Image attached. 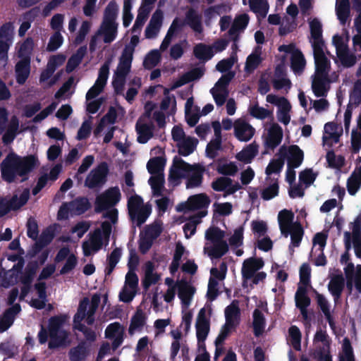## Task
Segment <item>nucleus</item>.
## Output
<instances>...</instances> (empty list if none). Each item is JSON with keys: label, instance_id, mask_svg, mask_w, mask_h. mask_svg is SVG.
<instances>
[{"label": "nucleus", "instance_id": "nucleus-1", "mask_svg": "<svg viewBox=\"0 0 361 361\" xmlns=\"http://www.w3.org/2000/svg\"><path fill=\"white\" fill-rule=\"evenodd\" d=\"M39 165L36 155L29 154L21 157L14 152H9L0 164L2 179L12 183L16 178L20 177V182L28 180L29 175Z\"/></svg>", "mask_w": 361, "mask_h": 361}, {"label": "nucleus", "instance_id": "nucleus-2", "mask_svg": "<svg viewBox=\"0 0 361 361\" xmlns=\"http://www.w3.org/2000/svg\"><path fill=\"white\" fill-rule=\"evenodd\" d=\"M66 315L60 314L51 317L49 319L48 331L50 341L48 343L49 349H55L65 344L68 334L66 331L61 329L66 320Z\"/></svg>", "mask_w": 361, "mask_h": 361}, {"label": "nucleus", "instance_id": "nucleus-3", "mask_svg": "<svg viewBox=\"0 0 361 361\" xmlns=\"http://www.w3.org/2000/svg\"><path fill=\"white\" fill-rule=\"evenodd\" d=\"M186 25L195 32L202 33L203 31L202 16L194 8H190L185 13L184 20H182L178 17H176L173 20L167 32H170L175 37L182 32L184 26Z\"/></svg>", "mask_w": 361, "mask_h": 361}, {"label": "nucleus", "instance_id": "nucleus-4", "mask_svg": "<svg viewBox=\"0 0 361 361\" xmlns=\"http://www.w3.org/2000/svg\"><path fill=\"white\" fill-rule=\"evenodd\" d=\"M121 194L118 186L111 187L98 195L94 202V211L99 214L116 205L121 200Z\"/></svg>", "mask_w": 361, "mask_h": 361}, {"label": "nucleus", "instance_id": "nucleus-5", "mask_svg": "<svg viewBox=\"0 0 361 361\" xmlns=\"http://www.w3.org/2000/svg\"><path fill=\"white\" fill-rule=\"evenodd\" d=\"M109 172L107 163L105 161L100 163L87 175L85 180V185L90 189L102 187L106 182Z\"/></svg>", "mask_w": 361, "mask_h": 361}, {"label": "nucleus", "instance_id": "nucleus-6", "mask_svg": "<svg viewBox=\"0 0 361 361\" xmlns=\"http://www.w3.org/2000/svg\"><path fill=\"white\" fill-rule=\"evenodd\" d=\"M279 154L283 159L287 158V166L289 168H298L304 159L303 151L297 145H290L288 149L285 146L281 147Z\"/></svg>", "mask_w": 361, "mask_h": 361}, {"label": "nucleus", "instance_id": "nucleus-7", "mask_svg": "<svg viewBox=\"0 0 361 361\" xmlns=\"http://www.w3.org/2000/svg\"><path fill=\"white\" fill-rule=\"evenodd\" d=\"M190 168V164L180 158H174L172 166L169 170L168 181L170 185L177 186L182 178H185V172Z\"/></svg>", "mask_w": 361, "mask_h": 361}, {"label": "nucleus", "instance_id": "nucleus-8", "mask_svg": "<svg viewBox=\"0 0 361 361\" xmlns=\"http://www.w3.org/2000/svg\"><path fill=\"white\" fill-rule=\"evenodd\" d=\"M204 172V166L200 164H190V168L185 172L186 188H195L201 186Z\"/></svg>", "mask_w": 361, "mask_h": 361}, {"label": "nucleus", "instance_id": "nucleus-9", "mask_svg": "<svg viewBox=\"0 0 361 361\" xmlns=\"http://www.w3.org/2000/svg\"><path fill=\"white\" fill-rule=\"evenodd\" d=\"M314 59L315 63L314 75L329 76L331 68V62L325 56L324 47H319L317 45L313 48Z\"/></svg>", "mask_w": 361, "mask_h": 361}, {"label": "nucleus", "instance_id": "nucleus-10", "mask_svg": "<svg viewBox=\"0 0 361 361\" xmlns=\"http://www.w3.org/2000/svg\"><path fill=\"white\" fill-rule=\"evenodd\" d=\"M211 201L209 197L204 193H200L189 197L187 203L179 205L177 208L178 212L185 209L190 211L207 208Z\"/></svg>", "mask_w": 361, "mask_h": 361}, {"label": "nucleus", "instance_id": "nucleus-11", "mask_svg": "<svg viewBox=\"0 0 361 361\" xmlns=\"http://www.w3.org/2000/svg\"><path fill=\"white\" fill-rule=\"evenodd\" d=\"M283 139V129L276 123L271 125L268 130L267 136L264 140L266 149L274 150L281 142Z\"/></svg>", "mask_w": 361, "mask_h": 361}, {"label": "nucleus", "instance_id": "nucleus-12", "mask_svg": "<svg viewBox=\"0 0 361 361\" xmlns=\"http://www.w3.org/2000/svg\"><path fill=\"white\" fill-rule=\"evenodd\" d=\"M62 170V166L60 164H56L51 170L49 174L44 173L38 178L36 185L32 188L33 195H37L47 184L48 180L56 181Z\"/></svg>", "mask_w": 361, "mask_h": 361}, {"label": "nucleus", "instance_id": "nucleus-13", "mask_svg": "<svg viewBox=\"0 0 361 361\" xmlns=\"http://www.w3.org/2000/svg\"><path fill=\"white\" fill-rule=\"evenodd\" d=\"M178 296L181 300V303L185 308H187L192 299L196 291L195 288L190 285L185 279H182L177 283Z\"/></svg>", "mask_w": 361, "mask_h": 361}, {"label": "nucleus", "instance_id": "nucleus-14", "mask_svg": "<svg viewBox=\"0 0 361 361\" xmlns=\"http://www.w3.org/2000/svg\"><path fill=\"white\" fill-rule=\"evenodd\" d=\"M255 133V128L248 123L237 120L234 123V135L241 142L249 141Z\"/></svg>", "mask_w": 361, "mask_h": 361}, {"label": "nucleus", "instance_id": "nucleus-15", "mask_svg": "<svg viewBox=\"0 0 361 361\" xmlns=\"http://www.w3.org/2000/svg\"><path fill=\"white\" fill-rule=\"evenodd\" d=\"M264 266L262 258L250 257L243 262L241 273L245 279H250L254 276L255 271L261 269Z\"/></svg>", "mask_w": 361, "mask_h": 361}, {"label": "nucleus", "instance_id": "nucleus-16", "mask_svg": "<svg viewBox=\"0 0 361 361\" xmlns=\"http://www.w3.org/2000/svg\"><path fill=\"white\" fill-rule=\"evenodd\" d=\"M293 219L294 214L290 210L284 209L279 213L278 221L280 231L281 234L286 238L289 235L290 228L294 226V223H293Z\"/></svg>", "mask_w": 361, "mask_h": 361}, {"label": "nucleus", "instance_id": "nucleus-17", "mask_svg": "<svg viewBox=\"0 0 361 361\" xmlns=\"http://www.w3.org/2000/svg\"><path fill=\"white\" fill-rule=\"evenodd\" d=\"M329 76L314 75L312 82V89L317 97H326L329 91Z\"/></svg>", "mask_w": 361, "mask_h": 361}, {"label": "nucleus", "instance_id": "nucleus-18", "mask_svg": "<svg viewBox=\"0 0 361 361\" xmlns=\"http://www.w3.org/2000/svg\"><path fill=\"white\" fill-rule=\"evenodd\" d=\"M31 61L19 60L15 65V76L16 82L23 85L30 76L31 71Z\"/></svg>", "mask_w": 361, "mask_h": 361}, {"label": "nucleus", "instance_id": "nucleus-19", "mask_svg": "<svg viewBox=\"0 0 361 361\" xmlns=\"http://www.w3.org/2000/svg\"><path fill=\"white\" fill-rule=\"evenodd\" d=\"M345 287V279L342 274L334 275L328 284V289L335 301L338 300Z\"/></svg>", "mask_w": 361, "mask_h": 361}, {"label": "nucleus", "instance_id": "nucleus-20", "mask_svg": "<svg viewBox=\"0 0 361 361\" xmlns=\"http://www.w3.org/2000/svg\"><path fill=\"white\" fill-rule=\"evenodd\" d=\"M240 310L235 302L227 306L225 309V318L227 326L235 329L240 322Z\"/></svg>", "mask_w": 361, "mask_h": 361}, {"label": "nucleus", "instance_id": "nucleus-21", "mask_svg": "<svg viewBox=\"0 0 361 361\" xmlns=\"http://www.w3.org/2000/svg\"><path fill=\"white\" fill-rule=\"evenodd\" d=\"M89 354V345L86 341H82L78 345L70 349L68 357L71 361H84Z\"/></svg>", "mask_w": 361, "mask_h": 361}, {"label": "nucleus", "instance_id": "nucleus-22", "mask_svg": "<svg viewBox=\"0 0 361 361\" xmlns=\"http://www.w3.org/2000/svg\"><path fill=\"white\" fill-rule=\"evenodd\" d=\"M310 29L311 37L313 39L312 48L317 46L319 47L324 46V41L322 38V25L317 18H314L310 22Z\"/></svg>", "mask_w": 361, "mask_h": 361}, {"label": "nucleus", "instance_id": "nucleus-23", "mask_svg": "<svg viewBox=\"0 0 361 361\" xmlns=\"http://www.w3.org/2000/svg\"><path fill=\"white\" fill-rule=\"evenodd\" d=\"M193 54L202 63L209 61L214 55L213 47L204 43H199L193 48Z\"/></svg>", "mask_w": 361, "mask_h": 361}, {"label": "nucleus", "instance_id": "nucleus-24", "mask_svg": "<svg viewBox=\"0 0 361 361\" xmlns=\"http://www.w3.org/2000/svg\"><path fill=\"white\" fill-rule=\"evenodd\" d=\"M258 153V145L255 142L244 147L240 152H238L235 157L236 159L245 164H250Z\"/></svg>", "mask_w": 361, "mask_h": 361}, {"label": "nucleus", "instance_id": "nucleus-25", "mask_svg": "<svg viewBox=\"0 0 361 361\" xmlns=\"http://www.w3.org/2000/svg\"><path fill=\"white\" fill-rule=\"evenodd\" d=\"M29 197L30 190L28 188L24 189L19 197L17 195H13L10 200H6L9 210L16 211L19 209L27 202Z\"/></svg>", "mask_w": 361, "mask_h": 361}, {"label": "nucleus", "instance_id": "nucleus-26", "mask_svg": "<svg viewBox=\"0 0 361 361\" xmlns=\"http://www.w3.org/2000/svg\"><path fill=\"white\" fill-rule=\"evenodd\" d=\"M146 323V316L141 309H137L131 317L128 334L133 335L135 331H141Z\"/></svg>", "mask_w": 361, "mask_h": 361}, {"label": "nucleus", "instance_id": "nucleus-27", "mask_svg": "<svg viewBox=\"0 0 361 361\" xmlns=\"http://www.w3.org/2000/svg\"><path fill=\"white\" fill-rule=\"evenodd\" d=\"M252 327L254 335L257 337L261 336L265 329L266 319L264 314L259 309L256 308L252 313Z\"/></svg>", "mask_w": 361, "mask_h": 361}, {"label": "nucleus", "instance_id": "nucleus-28", "mask_svg": "<svg viewBox=\"0 0 361 361\" xmlns=\"http://www.w3.org/2000/svg\"><path fill=\"white\" fill-rule=\"evenodd\" d=\"M118 24L116 23H102L101 25L102 33L104 35V42L111 43L117 36Z\"/></svg>", "mask_w": 361, "mask_h": 361}, {"label": "nucleus", "instance_id": "nucleus-29", "mask_svg": "<svg viewBox=\"0 0 361 361\" xmlns=\"http://www.w3.org/2000/svg\"><path fill=\"white\" fill-rule=\"evenodd\" d=\"M138 135L137 140L140 144H145L153 136V126L146 123L140 124L137 122L135 126Z\"/></svg>", "mask_w": 361, "mask_h": 361}, {"label": "nucleus", "instance_id": "nucleus-30", "mask_svg": "<svg viewBox=\"0 0 361 361\" xmlns=\"http://www.w3.org/2000/svg\"><path fill=\"white\" fill-rule=\"evenodd\" d=\"M166 159L161 157L150 159L147 164L148 172L152 175L164 174Z\"/></svg>", "mask_w": 361, "mask_h": 361}, {"label": "nucleus", "instance_id": "nucleus-31", "mask_svg": "<svg viewBox=\"0 0 361 361\" xmlns=\"http://www.w3.org/2000/svg\"><path fill=\"white\" fill-rule=\"evenodd\" d=\"M34 49V41L31 37H27L20 44L18 51V57L20 60L31 61V56Z\"/></svg>", "mask_w": 361, "mask_h": 361}, {"label": "nucleus", "instance_id": "nucleus-32", "mask_svg": "<svg viewBox=\"0 0 361 361\" xmlns=\"http://www.w3.org/2000/svg\"><path fill=\"white\" fill-rule=\"evenodd\" d=\"M350 4L349 0H341L336 3V15L341 24L344 25L346 23L350 16Z\"/></svg>", "mask_w": 361, "mask_h": 361}, {"label": "nucleus", "instance_id": "nucleus-33", "mask_svg": "<svg viewBox=\"0 0 361 361\" xmlns=\"http://www.w3.org/2000/svg\"><path fill=\"white\" fill-rule=\"evenodd\" d=\"M197 140L188 137L178 145V152L180 155L187 157L192 154L196 148Z\"/></svg>", "mask_w": 361, "mask_h": 361}, {"label": "nucleus", "instance_id": "nucleus-34", "mask_svg": "<svg viewBox=\"0 0 361 361\" xmlns=\"http://www.w3.org/2000/svg\"><path fill=\"white\" fill-rule=\"evenodd\" d=\"M21 311V307L19 304H13L12 306L8 308L4 313V324L5 326L2 327L0 325V330L1 331H6L13 323L15 316Z\"/></svg>", "mask_w": 361, "mask_h": 361}, {"label": "nucleus", "instance_id": "nucleus-35", "mask_svg": "<svg viewBox=\"0 0 361 361\" xmlns=\"http://www.w3.org/2000/svg\"><path fill=\"white\" fill-rule=\"evenodd\" d=\"M282 105L279 106L277 112L278 120L284 125H288L290 121V116L289 111H290L291 106L288 100L282 97H281Z\"/></svg>", "mask_w": 361, "mask_h": 361}, {"label": "nucleus", "instance_id": "nucleus-36", "mask_svg": "<svg viewBox=\"0 0 361 361\" xmlns=\"http://www.w3.org/2000/svg\"><path fill=\"white\" fill-rule=\"evenodd\" d=\"M148 182L152 188L153 195L157 197L161 196L165 182L164 174L152 175Z\"/></svg>", "mask_w": 361, "mask_h": 361}, {"label": "nucleus", "instance_id": "nucleus-37", "mask_svg": "<svg viewBox=\"0 0 361 361\" xmlns=\"http://www.w3.org/2000/svg\"><path fill=\"white\" fill-rule=\"evenodd\" d=\"M209 331V321L197 322H196V336L197 343L200 345L203 343L204 350L206 349L204 341L206 340Z\"/></svg>", "mask_w": 361, "mask_h": 361}, {"label": "nucleus", "instance_id": "nucleus-38", "mask_svg": "<svg viewBox=\"0 0 361 361\" xmlns=\"http://www.w3.org/2000/svg\"><path fill=\"white\" fill-rule=\"evenodd\" d=\"M152 212L149 206H142L137 210L134 211V215H129L132 221H136L138 227L141 226L147 219Z\"/></svg>", "mask_w": 361, "mask_h": 361}, {"label": "nucleus", "instance_id": "nucleus-39", "mask_svg": "<svg viewBox=\"0 0 361 361\" xmlns=\"http://www.w3.org/2000/svg\"><path fill=\"white\" fill-rule=\"evenodd\" d=\"M70 206L71 211L75 214L80 215L90 208V203L86 197H78L71 202Z\"/></svg>", "mask_w": 361, "mask_h": 361}, {"label": "nucleus", "instance_id": "nucleus-40", "mask_svg": "<svg viewBox=\"0 0 361 361\" xmlns=\"http://www.w3.org/2000/svg\"><path fill=\"white\" fill-rule=\"evenodd\" d=\"M289 231V235H290L291 245L295 247H299L304 234V230L302 225L299 222H295L294 226H292V228H290Z\"/></svg>", "mask_w": 361, "mask_h": 361}, {"label": "nucleus", "instance_id": "nucleus-41", "mask_svg": "<svg viewBox=\"0 0 361 361\" xmlns=\"http://www.w3.org/2000/svg\"><path fill=\"white\" fill-rule=\"evenodd\" d=\"M249 4L252 11L262 18L266 17L269 10L267 0H249Z\"/></svg>", "mask_w": 361, "mask_h": 361}, {"label": "nucleus", "instance_id": "nucleus-42", "mask_svg": "<svg viewBox=\"0 0 361 361\" xmlns=\"http://www.w3.org/2000/svg\"><path fill=\"white\" fill-rule=\"evenodd\" d=\"M291 68L294 72H302L306 64L304 55L300 50L294 51L290 58Z\"/></svg>", "mask_w": 361, "mask_h": 361}, {"label": "nucleus", "instance_id": "nucleus-43", "mask_svg": "<svg viewBox=\"0 0 361 361\" xmlns=\"http://www.w3.org/2000/svg\"><path fill=\"white\" fill-rule=\"evenodd\" d=\"M118 7L115 1H111L104 9L102 23H116Z\"/></svg>", "mask_w": 361, "mask_h": 361}, {"label": "nucleus", "instance_id": "nucleus-44", "mask_svg": "<svg viewBox=\"0 0 361 361\" xmlns=\"http://www.w3.org/2000/svg\"><path fill=\"white\" fill-rule=\"evenodd\" d=\"M228 251V245L226 240L214 243V246L209 251V255L215 259H219Z\"/></svg>", "mask_w": 361, "mask_h": 361}, {"label": "nucleus", "instance_id": "nucleus-45", "mask_svg": "<svg viewBox=\"0 0 361 361\" xmlns=\"http://www.w3.org/2000/svg\"><path fill=\"white\" fill-rule=\"evenodd\" d=\"M225 231L216 226L209 227L205 232V238L213 243L224 240Z\"/></svg>", "mask_w": 361, "mask_h": 361}, {"label": "nucleus", "instance_id": "nucleus-46", "mask_svg": "<svg viewBox=\"0 0 361 361\" xmlns=\"http://www.w3.org/2000/svg\"><path fill=\"white\" fill-rule=\"evenodd\" d=\"M234 76L235 73L233 71H229L226 74L222 75L221 77L216 82L215 86L213 88L219 92H228V86Z\"/></svg>", "mask_w": 361, "mask_h": 361}, {"label": "nucleus", "instance_id": "nucleus-47", "mask_svg": "<svg viewBox=\"0 0 361 361\" xmlns=\"http://www.w3.org/2000/svg\"><path fill=\"white\" fill-rule=\"evenodd\" d=\"M214 207H216L213 215L212 222L217 223V214L219 216H228L232 213V204L230 202L214 203Z\"/></svg>", "mask_w": 361, "mask_h": 361}, {"label": "nucleus", "instance_id": "nucleus-48", "mask_svg": "<svg viewBox=\"0 0 361 361\" xmlns=\"http://www.w3.org/2000/svg\"><path fill=\"white\" fill-rule=\"evenodd\" d=\"M160 59V52L157 49H153L150 51L145 56V60L143 61V65L145 68L151 69L159 63Z\"/></svg>", "mask_w": 361, "mask_h": 361}, {"label": "nucleus", "instance_id": "nucleus-49", "mask_svg": "<svg viewBox=\"0 0 361 361\" xmlns=\"http://www.w3.org/2000/svg\"><path fill=\"white\" fill-rule=\"evenodd\" d=\"M232 180L228 177H219L212 183V188L217 192L225 191L231 185Z\"/></svg>", "mask_w": 361, "mask_h": 361}, {"label": "nucleus", "instance_id": "nucleus-50", "mask_svg": "<svg viewBox=\"0 0 361 361\" xmlns=\"http://www.w3.org/2000/svg\"><path fill=\"white\" fill-rule=\"evenodd\" d=\"M222 140L212 139L207 145L206 155L207 157L214 159L218 155L217 152L221 149Z\"/></svg>", "mask_w": 361, "mask_h": 361}, {"label": "nucleus", "instance_id": "nucleus-51", "mask_svg": "<svg viewBox=\"0 0 361 361\" xmlns=\"http://www.w3.org/2000/svg\"><path fill=\"white\" fill-rule=\"evenodd\" d=\"M284 165V160L282 157L277 159H271L266 168L265 173L267 176L272 173H279L282 170Z\"/></svg>", "mask_w": 361, "mask_h": 361}, {"label": "nucleus", "instance_id": "nucleus-52", "mask_svg": "<svg viewBox=\"0 0 361 361\" xmlns=\"http://www.w3.org/2000/svg\"><path fill=\"white\" fill-rule=\"evenodd\" d=\"M326 159L329 166L332 169H339L344 164V158L342 156L336 157L333 150H330L326 153Z\"/></svg>", "mask_w": 361, "mask_h": 361}, {"label": "nucleus", "instance_id": "nucleus-53", "mask_svg": "<svg viewBox=\"0 0 361 361\" xmlns=\"http://www.w3.org/2000/svg\"><path fill=\"white\" fill-rule=\"evenodd\" d=\"M162 231L163 228L161 224L154 223L145 226L143 234L155 240L161 235Z\"/></svg>", "mask_w": 361, "mask_h": 361}, {"label": "nucleus", "instance_id": "nucleus-54", "mask_svg": "<svg viewBox=\"0 0 361 361\" xmlns=\"http://www.w3.org/2000/svg\"><path fill=\"white\" fill-rule=\"evenodd\" d=\"M261 63L262 58L259 54H251L246 59L245 70L248 73H251L254 71Z\"/></svg>", "mask_w": 361, "mask_h": 361}, {"label": "nucleus", "instance_id": "nucleus-55", "mask_svg": "<svg viewBox=\"0 0 361 361\" xmlns=\"http://www.w3.org/2000/svg\"><path fill=\"white\" fill-rule=\"evenodd\" d=\"M89 244L92 246V249L94 252H98L102 247L103 237L100 229L97 228L94 231L91 235Z\"/></svg>", "mask_w": 361, "mask_h": 361}, {"label": "nucleus", "instance_id": "nucleus-56", "mask_svg": "<svg viewBox=\"0 0 361 361\" xmlns=\"http://www.w3.org/2000/svg\"><path fill=\"white\" fill-rule=\"evenodd\" d=\"M279 183L277 179L269 186L264 188L261 193L264 200H270L279 195Z\"/></svg>", "mask_w": 361, "mask_h": 361}, {"label": "nucleus", "instance_id": "nucleus-57", "mask_svg": "<svg viewBox=\"0 0 361 361\" xmlns=\"http://www.w3.org/2000/svg\"><path fill=\"white\" fill-rule=\"evenodd\" d=\"M143 200L140 195L136 194L132 195L128 199L127 204L129 215H134V211L141 208Z\"/></svg>", "mask_w": 361, "mask_h": 361}, {"label": "nucleus", "instance_id": "nucleus-58", "mask_svg": "<svg viewBox=\"0 0 361 361\" xmlns=\"http://www.w3.org/2000/svg\"><path fill=\"white\" fill-rule=\"evenodd\" d=\"M109 73V62L106 61L99 68V75L95 83L104 88Z\"/></svg>", "mask_w": 361, "mask_h": 361}, {"label": "nucleus", "instance_id": "nucleus-59", "mask_svg": "<svg viewBox=\"0 0 361 361\" xmlns=\"http://www.w3.org/2000/svg\"><path fill=\"white\" fill-rule=\"evenodd\" d=\"M216 171L219 174L224 176H234L238 171V166L234 162L219 164Z\"/></svg>", "mask_w": 361, "mask_h": 361}, {"label": "nucleus", "instance_id": "nucleus-60", "mask_svg": "<svg viewBox=\"0 0 361 361\" xmlns=\"http://www.w3.org/2000/svg\"><path fill=\"white\" fill-rule=\"evenodd\" d=\"M317 178V173H314L312 169H305L300 172L299 180L307 186L312 185Z\"/></svg>", "mask_w": 361, "mask_h": 361}, {"label": "nucleus", "instance_id": "nucleus-61", "mask_svg": "<svg viewBox=\"0 0 361 361\" xmlns=\"http://www.w3.org/2000/svg\"><path fill=\"white\" fill-rule=\"evenodd\" d=\"M250 114L257 119L263 120L269 116L272 112L264 107L259 106L258 104H256L250 108Z\"/></svg>", "mask_w": 361, "mask_h": 361}, {"label": "nucleus", "instance_id": "nucleus-62", "mask_svg": "<svg viewBox=\"0 0 361 361\" xmlns=\"http://www.w3.org/2000/svg\"><path fill=\"white\" fill-rule=\"evenodd\" d=\"M350 103L358 106L361 104V79L354 84L353 92L350 95Z\"/></svg>", "mask_w": 361, "mask_h": 361}, {"label": "nucleus", "instance_id": "nucleus-63", "mask_svg": "<svg viewBox=\"0 0 361 361\" xmlns=\"http://www.w3.org/2000/svg\"><path fill=\"white\" fill-rule=\"evenodd\" d=\"M235 57L231 56L229 58L224 59L219 61L216 66V69L221 73L229 72L235 62Z\"/></svg>", "mask_w": 361, "mask_h": 361}, {"label": "nucleus", "instance_id": "nucleus-64", "mask_svg": "<svg viewBox=\"0 0 361 361\" xmlns=\"http://www.w3.org/2000/svg\"><path fill=\"white\" fill-rule=\"evenodd\" d=\"M63 39L59 32H56L49 39L47 44V50L49 51H54L57 50L63 44Z\"/></svg>", "mask_w": 361, "mask_h": 361}]
</instances>
